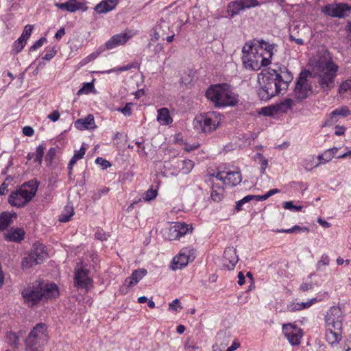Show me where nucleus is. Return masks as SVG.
Masks as SVG:
<instances>
[{"instance_id":"f257e3e1","label":"nucleus","mask_w":351,"mask_h":351,"mask_svg":"<svg viewBox=\"0 0 351 351\" xmlns=\"http://www.w3.org/2000/svg\"><path fill=\"white\" fill-rule=\"evenodd\" d=\"M293 79V74L285 66L263 69L258 74V97L262 101L269 100L282 91H286Z\"/></svg>"},{"instance_id":"f03ea898","label":"nucleus","mask_w":351,"mask_h":351,"mask_svg":"<svg viewBox=\"0 0 351 351\" xmlns=\"http://www.w3.org/2000/svg\"><path fill=\"white\" fill-rule=\"evenodd\" d=\"M21 294L25 304L32 307L40 301L58 296L59 291L57 285L54 283L36 281L25 287Z\"/></svg>"},{"instance_id":"7ed1b4c3","label":"nucleus","mask_w":351,"mask_h":351,"mask_svg":"<svg viewBox=\"0 0 351 351\" xmlns=\"http://www.w3.org/2000/svg\"><path fill=\"white\" fill-rule=\"evenodd\" d=\"M206 96L217 107L234 106L239 102V95L225 83L210 86Z\"/></svg>"},{"instance_id":"20e7f679","label":"nucleus","mask_w":351,"mask_h":351,"mask_svg":"<svg viewBox=\"0 0 351 351\" xmlns=\"http://www.w3.org/2000/svg\"><path fill=\"white\" fill-rule=\"evenodd\" d=\"M39 182L31 180L21 185L19 189L12 191L9 196L8 202L12 206L24 207L36 195Z\"/></svg>"},{"instance_id":"39448f33","label":"nucleus","mask_w":351,"mask_h":351,"mask_svg":"<svg viewBox=\"0 0 351 351\" xmlns=\"http://www.w3.org/2000/svg\"><path fill=\"white\" fill-rule=\"evenodd\" d=\"M242 60L245 68L254 71L260 69L262 66H268V62L264 59L256 46L255 40L247 42L242 49Z\"/></svg>"},{"instance_id":"423d86ee","label":"nucleus","mask_w":351,"mask_h":351,"mask_svg":"<svg viewBox=\"0 0 351 351\" xmlns=\"http://www.w3.org/2000/svg\"><path fill=\"white\" fill-rule=\"evenodd\" d=\"M338 66L333 62H326L319 66V72L315 75L322 90L328 93L335 86V79Z\"/></svg>"},{"instance_id":"0eeeda50","label":"nucleus","mask_w":351,"mask_h":351,"mask_svg":"<svg viewBox=\"0 0 351 351\" xmlns=\"http://www.w3.org/2000/svg\"><path fill=\"white\" fill-rule=\"evenodd\" d=\"M48 341L47 326L43 323H39L30 331L25 343L27 350L43 351V346Z\"/></svg>"},{"instance_id":"6e6552de","label":"nucleus","mask_w":351,"mask_h":351,"mask_svg":"<svg viewBox=\"0 0 351 351\" xmlns=\"http://www.w3.org/2000/svg\"><path fill=\"white\" fill-rule=\"evenodd\" d=\"M220 121L219 113L213 111L208 112L196 117L193 121V126L199 133H210L216 130Z\"/></svg>"},{"instance_id":"1a4fd4ad","label":"nucleus","mask_w":351,"mask_h":351,"mask_svg":"<svg viewBox=\"0 0 351 351\" xmlns=\"http://www.w3.org/2000/svg\"><path fill=\"white\" fill-rule=\"evenodd\" d=\"M311 76V73L306 70L299 74L293 90V95L296 99H304L313 93V86L308 79Z\"/></svg>"},{"instance_id":"9d476101","label":"nucleus","mask_w":351,"mask_h":351,"mask_svg":"<svg viewBox=\"0 0 351 351\" xmlns=\"http://www.w3.org/2000/svg\"><path fill=\"white\" fill-rule=\"evenodd\" d=\"M344 315L341 308L333 306L327 311L325 316L326 327L333 328L335 330H341Z\"/></svg>"},{"instance_id":"9b49d317","label":"nucleus","mask_w":351,"mask_h":351,"mask_svg":"<svg viewBox=\"0 0 351 351\" xmlns=\"http://www.w3.org/2000/svg\"><path fill=\"white\" fill-rule=\"evenodd\" d=\"M195 258L193 248L191 247H183L178 256L173 259L171 268L173 270L182 269L186 266L189 262H192Z\"/></svg>"},{"instance_id":"f8f14e48","label":"nucleus","mask_w":351,"mask_h":351,"mask_svg":"<svg viewBox=\"0 0 351 351\" xmlns=\"http://www.w3.org/2000/svg\"><path fill=\"white\" fill-rule=\"evenodd\" d=\"M351 7L346 3H331L324 5L322 12L326 16L335 18H344L348 16Z\"/></svg>"},{"instance_id":"ddd939ff","label":"nucleus","mask_w":351,"mask_h":351,"mask_svg":"<svg viewBox=\"0 0 351 351\" xmlns=\"http://www.w3.org/2000/svg\"><path fill=\"white\" fill-rule=\"evenodd\" d=\"M282 332L289 343L298 346L302 337V330L294 324H285L282 326Z\"/></svg>"},{"instance_id":"4468645a","label":"nucleus","mask_w":351,"mask_h":351,"mask_svg":"<svg viewBox=\"0 0 351 351\" xmlns=\"http://www.w3.org/2000/svg\"><path fill=\"white\" fill-rule=\"evenodd\" d=\"M89 270L82 266L76 268L74 275L75 286L88 291L93 283V279L89 276Z\"/></svg>"},{"instance_id":"2eb2a0df","label":"nucleus","mask_w":351,"mask_h":351,"mask_svg":"<svg viewBox=\"0 0 351 351\" xmlns=\"http://www.w3.org/2000/svg\"><path fill=\"white\" fill-rule=\"evenodd\" d=\"M192 227L185 223L176 222L169 228L170 240H176L185 235L187 232H191Z\"/></svg>"},{"instance_id":"dca6fc26","label":"nucleus","mask_w":351,"mask_h":351,"mask_svg":"<svg viewBox=\"0 0 351 351\" xmlns=\"http://www.w3.org/2000/svg\"><path fill=\"white\" fill-rule=\"evenodd\" d=\"M56 6L62 10H66L69 12H75L77 10L86 11L88 7L84 2H79L77 0H68L64 3H58Z\"/></svg>"},{"instance_id":"f3484780","label":"nucleus","mask_w":351,"mask_h":351,"mask_svg":"<svg viewBox=\"0 0 351 351\" xmlns=\"http://www.w3.org/2000/svg\"><path fill=\"white\" fill-rule=\"evenodd\" d=\"M238 260V255L233 247L226 248L223 252V264L228 269H233Z\"/></svg>"},{"instance_id":"a211bd4d","label":"nucleus","mask_w":351,"mask_h":351,"mask_svg":"<svg viewBox=\"0 0 351 351\" xmlns=\"http://www.w3.org/2000/svg\"><path fill=\"white\" fill-rule=\"evenodd\" d=\"M256 46L258 47L260 53L263 55L264 59L268 62V64H271V59L274 55L273 50L275 47L274 44H269L263 40H255Z\"/></svg>"},{"instance_id":"6ab92c4d","label":"nucleus","mask_w":351,"mask_h":351,"mask_svg":"<svg viewBox=\"0 0 351 351\" xmlns=\"http://www.w3.org/2000/svg\"><path fill=\"white\" fill-rule=\"evenodd\" d=\"M130 37L127 33L115 34L106 43V47L107 49H112L119 45H124Z\"/></svg>"},{"instance_id":"aec40b11","label":"nucleus","mask_w":351,"mask_h":351,"mask_svg":"<svg viewBox=\"0 0 351 351\" xmlns=\"http://www.w3.org/2000/svg\"><path fill=\"white\" fill-rule=\"evenodd\" d=\"M74 126L80 130H93L97 128L94 117L93 114H89L84 118L79 119L74 123Z\"/></svg>"},{"instance_id":"412c9836","label":"nucleus","mask_w":351,"mask_h":351,"mask_svg":"<svg viewBox=\"0 0 351 351\" xmlns=\"http://www.w3.org/2000/svg\"><path fill=\"white\" fill-rule=\"evenodd\" d=\"M25 234V232L23 228H11L4 234V238L7 241L20 243L24 239Z\"/></svg>"},{"instance_id":"4be33fe9","label":"nucleus","mask_w":351,"mask_h":351,"mask_svg":"<svg viewBox=\"0 0 351 351\" xmlns=\"http://www.w3.org/2000/svg\"><path fill=\"white\" fill-rule=\"evenodd\" d=\"M224 184L235 186L241 183L242 177L240 171H226Z\"/></svg>"},{"instance_id":"5701e85b","label":"nucleus","mask_w":351,"mask_h":351,"mask_svg":"<svg viewBox=\"0 0 351 351\" xmlns=\"http://www.w3.org/2000/svg\"><path fill=\"white\" fill-rule=\"evenodd\" d=\"M147 271L145 269H138L134 270L132 275L125 280V285L131 287L136 285L146 274Z\"/></svg>"},{"instance_id":"b1692460","label":"nucleus","mask_w":351,"mask_h":351,"mask_svg":"<svg viewBox=\"0 0 351 351\" xmlns=\"http://www.w3.org/2000/svg\"><path fill=\"white\" fill-rule=\"evenodd\" d=\"M118 0H104L95 7V10L99 13H107L116 7Z\"/></svg>"},{"instance_id":"393cba45","label":"nucleus","mask_w":351,"mask_h":351,"mask_svg":"<svg viewBox=\"0 0 351 351\" xmlns=\"http://www.w3.org/2000/svg\"><path fill=\"white\" fill-rule=\"evenodd\" d=\"M341 339V330H335L333 328L326 327V340L333 345L338 343Z\"/></svg>"},{"instance_id":"a878e982","label":"nucleus","mask_w":351,"mask_h":351,"mask_svg":"<svg viewBox=\"0 0 351 351\" xmlns=\"http://www.w3.org/2000/svg\"><path fill=\"white\" fill-rule=\"evenodd\" d=\"M30 252L40 263L47 257V253L45 250V246L42 244H34Z\"/></svg>"},{"instance_id":"bb28decb","label":"nucleus","mask_w":351,"mask_h":351,"mask_svg":"<svg viewBox=\"0 0 351 351\" xmlns=\"http://www.w3.org/2000/svg\"><path fill=\"white\" fill-rule=\"evenodd\" d=\"M13 217H16V213L3 212L0 214V231L6 230L11 225Z\"/></svg>"},{"instance_id":"cd10ccee","label":"nucleus","mask_w":351,"mask_h":351,"mask_svg":"<svg viewBox=\"0 0 351 351\" xmlns=\"http://www.w3.org/2000/svg\"><path fill=\"white\" fill-rule=\"evenodd\" d=\"M243 10L240 0L232 1L227 5V12L231 17H234Z\"/></svg>"},{"instance_id":"c85d7f7f","label":"nucleus","mask_w":351,"mask_h":351,"mask_svg":"<svg viewBox=\"0 0 351 351\" xmlns=\"http://www.w3.org/2000/svg\"><path fill=\"white\" fill-rule=\"evenodd\" d=\"M157 121L163 125H169L173 119L170 117L169 111L167 108H162L158 110Z\"/></svg>"},{"instance_id":"c756f323","label":"nucleus","mask_w":351,"mask_h":351,"mask_svg":"<svg viewBox=\"0 0 351 351\" xmlns=\"http://www.w3.org/2000/svg\"><path fill=\"white\" fill-rule=\"evenodd\" d=\"M74 215V209L72 205L68 204L64 208L63 211L59 216V221L60 222H68L71 220V217Z\"/></svg>"},{"instance_id":"7c9ffc66","label":"nucleus","mask_w":351,"mask_h":351,"mask_svg":"<svg viewBox=\"0 0 351 351\" xmlns=\"http://www.w3.org/2000/svg\"><path fill=\"white\" fill-rule=\"evenodd\" d=\"M165 29H169V24L164 20H161L160 23L156 27L155 33L151 40L152 41L158 40L160 37V31L161 30L165 33Z\"/></svg>"},{"instance_id":"2f4dec72","label":"nucleus","mask_w":351,"mask_h":351,"mask_svg":"<svg viewBox=\"0 0 351 351\" xmlns=\"http://www.w3.org/2000/svg\"><path fill=\"white\" fill-rule=\"evenodd\" d=\"M38 264H40V263L35 256H33L31 252L27 256L23 258L22 261V266L23 268H29Z\"/></svg>"},{"instance_id":"473e14b6","label":"nucleus","mask_w":351,"mask_h":351,"mask_svg":"<svg viewBox=\"0 0 351 351\" xmlns=\"http://www.w3.org/2000/svg\"><path fill=\"white\" fill-rule=\"evenodd\" d=\"M223 189L217 184H213L211 191V198L215 202H219L223 197Z\"/></svg>"},{"instance_id":"72a5a7b5","label":"nucleus","mask_w":351,"mask_h":351,"mask_svg":"<svg viewBox=\"0 0 351 351\" xmlns=\"http://www.w3.org/2000/svg\"><path fill=\"white\" fill-rule=\"evenodd\" d=\"M350 114V111L349 108L347 106H343L339 108H337L334 110L330 113V119H333L334 117H336L337 116H341L343 117H346L348 115Z\"/></svg>"},{"instance_id":"f704fd0d","label":"nucleus","mask_w":351,"mask_h":351,"mask_svg":"<svg viewBox=\"0 0 351 351\" xmlns=\"http://www.w3.org/2000/svg\"><path fill=\"white\" fill-rule=\"evenodd\" d=\"M180 162V170L184 174H187L191 172L194 167V162L191 160H182Z\"/></svg>"},{"instance_id":"c9c22d12","label":"nucleus","mask_w":351,"mask_h":351,"mask_svg":"<svg viewBox=\"0 0 351 351\" xmlns=\"http://www.w3.org/2000/svg\"><path fill=\"white\" fill-rule=\"evenodd\" d=\"M333 158L332 153L330 152H325L324 154L318 156L317 158L319 160V162L314 165L313 167H317L321 164H324L327 162L330 161Z\"/></svg>"},{"instance_id":"e433bc0d","label":"nucleus","mask_w":351,"mask_h":351,"mask_svg":"<svg viewBox=\"0 0 351 351\" xmlns=\"http://www.w3.org/2000/svg\"><path fill=\"white\" fill-rule=\"evenodd\" d=\"M45 149V147L44 145H40L36 147V150L35 154V158L34 159V162H37L39 165L42 164L43 158L44 155V151Z\"/></svg>"},{"instance_id":"4c0bfd02","label":"nucleus","mask_w":351,"mask_h":351,"mask_svg":"<svg viewBox=\"0 0 351 351\" xmlns=\"http://www.w3.org/2000/svg\"><path fill=\"white\" fill-rule=\"evenodd\" d=\"M26 44V41L20 37L12 45V51L14 53H18L22 51Z\"/></svg>"},{"instance_id":"58836bf2","label":"nucleus","mask_w":351,"mask_h":351,"mask_svg":"<svg viewBox=\"0 0 351 351\" xmlns=\"http://www.w3.org/2000/svg\"><path fill=\"white\" fill-rule=\"evenodd\" d=\"M295 231L308 232L309 229L306 227H300L298 225H295L289 229H280V230H276L277 232H285V233H293Z\"/></svg>"},{"instance_id":"ea45409f","label":"nucleus","mask_w":351,"mask_h":351,"mask_svg":"<svg viewBox=\"0 0 351 351\" xmlns=\"http://www.w3.org/2000/svg\"><path fill=\"white\" fill-rule=\"evenodd\" d=\"M330 258L328 255L323 254L320 260L317 263V269L319 271L323 270V267L329 265Z\"/></svg>"},{"instance_id":"a19ab883","label":"nucleus","mask_w":351,"mask_h":351,"mask_svg":"<svg viewBox=\"0 0 351 351\" xmlns=\"http://www.w3.org/2000/svg\"><path fill=\"white\" fill-rule=\"evenodd\" d=\"M243 10L251 8L260 5V3L257 0H240Z\"/></svg>"},{"instance_id":"79ce46f5","label":"nucleus","mask_w":351,"mask_h":351,"mask_svg":"<svg viewBox=\"0 0 351 351\" xmlns=\"http://www.w3.org/2000/svg\"><path fill=\"white\" fill-rule=\"evenodd\" d=\"M252 199L251 195L245 196L243 199L236 202L235 210L239 212L242 210V206L244 204L250 202Z\"/></svg>"},{"instance_id":"37998d69","label":"nucleus","mask_w":351,"mask_h":351,"mask_svg":"<svg viewBox=\"0 0 351 351\" xmlns=\"http://www.w3.org/2000/svg\"><path fill=\"white\" fill-rule=\"evenodd\" d=\"M93 88H94V85H93V82L85 83V84H84L83 87L81 88L78 90L77 95L88 94L89 93H90L92 91V90Z\"/></svg>"},{"instance_id":"c03bdc74","label":"nucleus","mask_w":351,"mask_h":351,"mask_svg":"<svg viewBox=\"0 0 351 351\" xmlns=\"http://www.w3.org/2000/svg\"><path fill=\"white\" fill-rule=\"evenodd\" d=\"M283 208L285 209L299 212L301 211L302 209V206H295L293 205V202H283Z\"/></svg>"},{"instance_id":"a18cd8bd","label":"nucleus","mask_w":351,"mask_h":351,"mask_svg":"<svg viewBox=\"0 0 351 351\" xmlns=\"http://www.w3.org/2000/svg\"><path fill=\"white\" fill-rule=\"evenodd\" d=\"M132 103H127L123 108H118L117 110L121 112L125 117H130L132 114Z\"/></svg>"},{"instance_id":"49530a36","label":"nucleus","mask_w":351,"mask_h":351,"mask_svg":"<svg viewBox=\"0 0 351 351\" xmlns=\"http://www.w3.org/2000/svg\"><path fill=\"white\" fill-rule=\"evenodd\" d=\"M33 27H34L32 25H25L20 38L27 41V38L30 36L32 32Z\"/></svg>"},{"instance_id":"de8ad7c7","label":"nucleus","mask_w":351,"mask_h":351,"mask_svg":"<svg viewBox=\"0 0 351 351\" xmlns=\"http://www.w3.org/2000/svg\"><path fill=\"white\" fill-rule=\"evenodd\" d=\"M10 341L14 348H18L19 345V336L15 332H10L8 335Z\"/></svg>"},{"instance_id":"09e8293b","label":"nucleus","mask_w":351,"mask_h":351,"mask_svg":"<svg viewBox=\"0 0 351 351\" xmlns=\"http://www.w3.org/2000/svg\"><path fill=\"white\" fill-rule=\"evenodd\" d=\"M56 154V149L54 147H51L47 152L45 156V160L48 163V165H51L53 162L55 156Z\"/></svg>"},{"instance_id":"8fccbe9b","label":"nucleus","mask_w":351,"mask_h":351,"mask_svg":"<svg viewBox=\"0 0 351 351\" xmlns=\"http://www.w3.org/2000/svg\"><path fill=\"white\" fill-rule=\"evenodd\" d=\"M47 42V38L45 37H41L39 40H36L33 45H32L29 48L30 51H34L43 45L45 43Z\"/></svg>"},{"instance_id":"3c124183","label":"nucleus","mask_w":351,"mask_h":351,"mask_svg":"<svg viewBox=\"0 0 351 351\" xmlns=\"http://www.w3.org/2000/svg\"><path fill=\"white\" fill-rule=\"evenodd\" d=\"M351 89V81H345L343 82L339 88V93L340 94L346 93L347 90Z\"/></svg>"},{"instance_id":"603ef678","label":"nucleus","mask_w":351,"mask_h":351,"mask_svg":"<svg viewBox=\"0 0 351 351\" xmlns=\"http://www.w3.org/2000/svg\"><path fill=\"white\" fill-rule=\"evenodd\" d=\"M95 162L101 165L104 169H106L111 166V163L108 160L101 157L97 158Z\"/></svg>"},{"instance_id":"864d4df0","label":"nucleus","mask_w":351,"mask_h":351,"mask_svg":"<svg viewBox=\"0 0 351 351\" xmlns=\"http://www.w3.org/2000/svg\"><path fill=\"white\" fill-rule=\"evenodd\" d=\"M157 193L156 190L150 189L145 193L144 199L147 201L154 199L156 197Z\"/></svg>"},{"instance_id":"5fc2aeb1","label":"nucleus","mask_w":351,"mask_h":351,"mask_svg":"<svg viewBox=\"0 0 351 351\" xmlns=\"http://www.w3.org/2000/svg\"><path fill=\"white\" fill-rule=\"evenodd\" d=\"M293 104V101L291 99H286L283 102L280 104V108L281 110H286L290 109Z\"/></svg>"},{"instance_id":"6e6d98bb","label":"nucleus","mask_w":351,"mask_h":351,"mask_svg":"<svg viewBox=\"0 0 351 351\" xmlns=\"http://www.w3.org/2000/svg\"><path fill=\"white\" fill-rule=\"evenodd\" d=\"M56 53V51L54 49V48L49 49H47L45 56L43 57V59L49 61L54 57Z\"/></svg>"},{"instance_id":"4d7b16f0","label":"nucleus","mask_w":351,"mask_h":351,"mask_svg":"<svg viewBox=\"0 0 351 351\" xmlns=\"http://www.w3.org/2000/svg\"><path fill=\"white\" fill-rule=\"evenodd\" d=\"M257 156L260 158L261 165V173H264L268 164L267 160L261 154H258Z\"/></svg>"},{"instance_id":"13d9d810","label":"nucleus","mask_w":351,"mask_h":351,"mask_svg":"<svg viewBox=\"0 0 351 351\" xmlns=\"http://www.w3.org/2000/svg\"><path fill=\"white\" fill-rule=\"evenodd\" d=\"M86 153V148L82 146L80 150L75 151L74 156L77 160L82 159Z\"/></svg>"},{"instance_id":"bf43d9fd","label":"nucleus","mask_w":351,"mask_h":351,"mask_svg":"<svg viewBox=\"0 0 351 351\" xmlns=\"http://www.w3.org/2000/svg\"><path fill=\"white\" fill-rule=\"evenodd\" d=\"M300 302H292L291 304H290L287 306L288 310L290 312L300 311L301 307H300Z\"/></svg>"},{"instance_id":"052dcab7","label":"nucleus","mask_w":351,"mask_h":351,"mask_svg":"<svg viewBox=\"0 0 351 351\" xmlns=\"http://www.w3.org/2000/svg\"><path fill=\"white\" fill-rule=\"evenodd\" d=\"M226 175V171H219L217 173H213L210 175L212 177H215L217 180L222 181L224 184L225 178L224 176Z\"/></svg>"},{"instance_id":"680f3d73","label":"nucleus","mask_w":351,"mask_h":351,"mask_svg":"<svg viewBox=\"0 0 351 351\" xmlns=\"http://www.w3.org/2000/svg\"><path fill=\"white\" fill-rule=\"evenodd\" d=\"M23 133L25 136H32L34 133V129L30 126H25L23 128Z\"/></svg>"},{"instance_id":"e2e57ef3","label":"nucleus","mask_w":351,"mask_h":351,"mask_svg":"<svg viewBox=\"0 0 351 351\" xmlns=\"http://www.w3.org/2000/svg\"><path fill=\"white\" fill-rule=\"evenodd\" d=\"M252 199H254L256 201H264L266 200L267 198L269 197V195H268V193H265L263 195H251Z\"/></svg>"},{"instance_id":"0e129e2a","label":"nucleus","mask_w":351,"mask_h":351,"mask_svg":"<svg viewBox=\"0 0 351 351\" xmlns=\"http://www.w3.org/2000/svg\"><path fill=\"white\" fill-rule=\"evenodd\" d=\"M252 199H254L256 201H264L266 200L267 198L269 197V195H268V193H265L263 195H251Z\"/></svg>"},{"instance_id":"69168bd1","label":"nucleus","mask_w":351,"mask_h":351,"mask_svg":"<svg viewBox=\"0 0 351 351\" xmlns=\"http://www.w3.org/2000/svg\"><path fill=\"white\" fill-rule=\"evenodd\" d=\"M315 302H316V299L313 298L306 302H301L300 304L301 310L309 308Z\"/></svg>"},{"instance_id":"338daca9","label":"nucleus","mask_w":351,"mask_h":351,"mask_svg":"<svg viewBox=\"0 0 351 351\" xmlns=\"http://www.w3.org/2000/svg\"><path fill=\"white\" fill-rule=\"evenodd\" d=\"M47 117L52 121L55 122L59 119L60 113L58 110H54L52 113L49 114Z\"/></svg>"},{"instance_id":"774afa93","label":"nucleus","mask_w":351,"mask_h":351,"mask_svg":"<svg viewBox=\"0 0 351 351\" xmlns=\"http://www.w3.org/2000/svg\"><path fill=\"white\" fill-rule=\"evenodd\" d=\"M313 288V285L311 282H304L300 285V289L302 291H306Z\"/></svg>"}]
</instances>
